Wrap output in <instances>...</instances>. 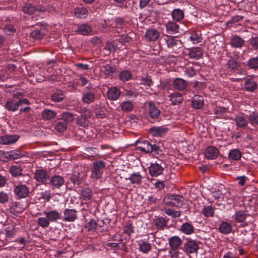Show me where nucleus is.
I'll return each mask as SVG.
<instances>
[{
	"label": "nucleus",
	"instance_id": "1",
	"mask_svg": "<svg viewBox=\"0 0 258 258\" xmlns=\"http://www.w3.org/2000/svg\"><path fill=\"white\" fill-rule=\"evenodd\" d=\"M168 51L176 54L182 51V42L176 37L164 35L162 38Z\"/></svg>",
	"mask_w": 258,
	"mask_h": 258
},
{
	"label": "nucleus",
	"instance_id": "2",
	"mask_svg": "<svg viewBox=\"0 0 258 258\" xmlns=\"http://www.w3.org/2000/svg\"><path fill=\"white\" fill-rule=\"evenodd\" d=\"M137 148L142 152L146 153L154 152L159 154L161 152L160 147L155 144H152L148 140H141L137 143Z\"/></svg>",
	"mask_w": 258,
	"mask_h": 258
},
{
	"label": "nucleus",
	"instance_id": "3",
	"mask_svg": "<svg viewBox=\"0 0 258 258\" xmlns=\"http://www.w3.org/2000/svg\"><path fill=\"white\" fill-rule=\"evenodd\" d=\"M163 204L167 207H181L184 204V198L179 195H167L164 198Z\"/></svg>",
	"mask_w": 258,
	"mask_h": 258
},
{
	"label": "nucleus",
	"instance_id": "4",
	"mask_svg": "<svg viewBox=\"0 0 258 258\" xmlns=\"http://www.w3.org/2000/svg\"><path fill=\"white\" fill-rule=\"evenodd\" d=\"M105 166V162L102 160L94 162L91 168V178L95 179L100 178L103 173Z\"/></svg>",
	"mask_w": 258,
	"mask_h": 258
},
{
	"label": "nucleus",
	"instance_id": "5",
	"mask_svg": "<svg viewBox=\"0 0 258 258\" xmlns=\"http://www.w3.org/2000/svg\"><path fill=\"white\" fill-rule=\"evenodd\" d=\"M34 178L40 183L46 184L49 179V173L44 169H37L34 173Z\"/></svg>",
	"mask_w": 258,
	"mask_h": 258
},
{
	"label": "nucleus",
	"instance_id": "6",
	"mask_svg": "<svg viewBox=\"0 0 258 258\" xmlns=\"http://www.w3.org/2000/svg\"><path fill=\"white\" fill-rule=\"evenodd\" d=\"M14 191L15 195L19 199L26 198L29 194L28 188L26 185L23 184L15 185Z\"/></svg>",
	"mask_w": 258,
	"mask_h": 258
},
{
	"label": "nucleus",
	"instance_id": "7",
	"mask_svg": "<svg viewBox=\"0 0 258 258\" xmlns=\"http://www.w3.org/2000/svg\"><path fill=\"white\" fill-rule=\"evenodd\" d=\"M22 10L25 14L28 15L33 14L35 11L43 12L47 11L46 9L44 7L38 6L35 8L30 3H25Z\"/></svg>",
	"mask_w": 258,
	"mask_h": 258
},
{
	"label": "nucleus",
	"instance_id": "8",
	"mask_svg": "<svg viewBox=\"0 0 258 258\" xmlns=\"http://www.w3.org/2000/svg\"><path fill=\"white\" fill-rule=\"evenodd\" d=\"M64 179L60 175H55L52 176L49 180V184L52 189H59L64 185Z\"/></svg>",
	"mask_w": 258,
	"mask_h": 258
},
{
	"label": "nucleus",
	"instance_id": "9",
	"mask_svg": "<svg viewBox=\"0 0 258 258\" xmlns=\"http://www.w3.org/2000/svg\"><path fill=\"white\" fill-rule=\"evenodd\" d=\"M168 130L166 126H154L150 128V133L153 137H159L164 136Z\"/></svg>",
	"mask_w": 258,
	"mask_h": 258
},
{
	"label": "nucleus",
	"instance_id": "10",
	"mask_svg": "<svg viewBox=\"0 0 258 258\" xmlns=\"http://www.w3.org/2000/svg\"><path fill=\"white\" fill-rule=\"evenodd\" d=\"M164 167L157 163H151L149 167L150 174L153 177H157L163 173Z\"/></svg>",
	"mask_w": 258,
	"mask_h": 258
},
{
	"label": "nucleus",
	"instance_id": "11",
	"mask_svg": "<svg viewBox=\"0 0 258 258\" xmlns=\"http://www.w3.org/2000/svg\"><path fill=\"white\" fill-rule=\"evenodd\" d=\"M63 214V220L64 221L73 222L77 218V211L74 209H66Z\"/></svg>",
	"mask_w": 258,
	"mask_h": 258
},
{
	"label": "nucleus",
	"instance_id": "12",
	"mask_svg": "<svg viewBox=\"0 0 258 258\" xmlns=\"http://www.w3.org/2000/svg\"><path fill=\"white\" fill-rule=\"evenodd\" d=\"M199 249V246L195 241L187 239V241L184 244V251L186 253H193L196 252Z\"/></svg>",
	"mask_w": 258,
	"mask_h": 258
},
{
	"label": "nucleus",
	"instance_id": "13",
	"mask_svg": "<svg viewBox=\"0 0 258 258\" xmlns=\"http://www.w3.org/2000/svg\"><path fill=\"white\" fill-rule=\"evenodd\" d=\"M19 139L17 135H5L0 137V144L4 145H10L15 143Z\"/></svg>",
	"mask_w": 258,
	"mask_h": 258
},
{
	"label": "nucleus",
	"instance_id": "14",
	"mask_svg": "<svg viewBox=\"0 0 258 258\" xmlns=\"http://www.w3.org/2000/svg\"><path fill=\"white\" fill-rule=\"evenodd\" d=\"M219 153L217 148L214 146H209L205 151L206 158L211 160L216 159L218 156Z\"/></svg>",
	"mask_w": 258,
	"mask_h": 258
},
{
	"label": "nucleus",
	"instance_id": "15",
	"mask_svg": "<svg viewBox=\"0 0 258 258\" xmlns=\"http://www.w3.org/2000/svg\"><path fill=\"white\" fill-rule=\"evenodd\" d=\"M173 86L175 90L181 91H184L186 89L187 87V83L184 79L177 78L174 80Z\"/></svg>",
	"mask_w": 258,
	"mask_h": 258
},
{
	"label": "nucleus",
	"instance_id": "16",
	"mask_svg": "<svg viewBox=\"0 0 258 258\" xmlns=\"http://www.w3.org/2000/svg\"><path fill=\"white\" fill-rule=\"evenodd\" d=\"M160 33L155 29H151L147 30L145 37L146 39L149 41H155L159 39Z\"/></svg>",
	"mask_w": 258,
	"mask_h": 258
},
{
	"label": "nucleus",
	"instance_id": "17",
	"mask_svg": "<svg viewBox=\"0 0 258 258\" xmlns=\"http://www.w3.org/2000/svg\"><path fill=\"white\" fill-rule=\"evenodd\" d=\"M148 113L152 118H157L160 115L161 111L153 102L148 103Z\"/></svg>",
	"mask_w": 258,
	"mask_h": 258
},
{
	"label": "nucleus",
	"instance_id": "18",
	"mask_svg": "<svg viewBox=\"0 0 258 258\" xmlns=\"http://www.w3.org/2000/svg\"><path fill=\"white\" fill-rule=\"evenodd\" d=\"M46 33V29L44 27L35 28L31 31L30 36L33 39L37 40L43 38Z\"/></svg>",
	"mask_w": 258,
	"mask_h": 258
},
{
	"label": "nucleus",
	"instance_id": "19",
	"mask_svg": "<svg viewBox=\"0 0 258 258\" xmlns=\"http://www.w3.org/2000/svg\"><path fill=\"white\" fill-rule=\"evenodd\" d=\"M169 98L171 104L173 105H178L181 103L183 100L182 94L178 92L170 94Z\"/></svg>",
	"mask_w": 258,
	"mask_h": 258
},
{
	"label": "nucleus",
	"instance_id": "20",
	"mask_svg": "<svg viewBox=\"0 0 258 258\" xmlns=\"http://www.w3.org/2000/svg\"><path fill=\"white\" fill-rule=\"evenodd\" d=\"M189 56L191 58L199 59L203 55V50L201 47H196L189 49L188 53Z\"/></svg>",
	"mask_w": 258,
	"mask_h": 258
},
{
	"label": "nucleus",
	"instance_id": "21",
	"mask_svg": "<svg viewBox=\"0 0 258 258\" xmlns=\"http://www.w3.org/2000/svg\"><path fill=\"white\" fill-rule=\"evenodd\" d=\"M44 214L47 217L49 222H55L60 219V214L55 210L44 212Z\"/></svg>",
	"mask_w": 258,
	"mask_h": 258
},
{
	"label": "nucleus",
	"instance_id": "22",
	"mask_svg": "<svg viewBox=\"0 0 258 258\" xmlns=\"http://www.w3.org/2000/svg\"><path fill=\"white\" fill-rule=\"evenodd\" d=\"M244 87L247 91L254 92L257 89V85L252 78H246L244 79Z\"/></svg>",
	"mask_w": 258,
	"mask_h": 258
},
{
	"label": "nucleus",
	"instance_id": "23",
	"mask_svg": "<svg viewBox=\"0 0 258 258\" xmlns=\"http://www.w3.org/2000/svg\"><path fill=\"white\" fill-rule=\"evenodd\" d=\"M234 121L238 128H245L248 127V120L243 115H236Z\"/></svg>",
	"mask_w": 258,
	"mask_h": 258
},
{
	"label": "nucleus",
	"instance_id": "24",
	"mask_svg": "<svg viewBox=\"0 0 258 258\" xmlns=\"http://www.w3.org/2000/svg\"><path fill=\"white\" fill-rule=\"evenodd\" d=\"M170 248H179L182 244V239L178 236H173L168 239Z\"/></svg>",
	"mask_w": 258,
	"mask_h": 258
},
{
	"label": "nucleus",
	"instance_id": "25",
	"mask_svg": "<svg viewBox=\"0 0 258 258\" xmlns=\"http://www.w3.org/2000/svg\"><path fill=\"white\" fill-rule=\"evenodd\" d=\"M107 95L109 99L116 100L119 97L120 92L117 87H111L108 89Z\"/></svg>",
	"mask_w": 258,
	"mask_h": 258
},
{
	"label": "nucleus",
	"instance_id": "26",
	"mask_svg": "<svg viewBox=\"0 0 258 258\" xmlns=\"http://www.w3.org/2000/svg\"><path fill=\"white\" fill-rule=\"evenodd\" d=\"M179 26L174 22H169L166 25V32L170 34H175L179 32Z\"/></svg>",
	"mask_w": 258,
	"mask_h": 258
},
{
	"label": "nucleus",
	"instance_id": "27",
	"mask_svg": "<svg viewBox=\"0 0 258 258\" xmlns=\"http://www.w3.org/2000/svg\"><path fill=\"white\" fill-rule=\"evenodd\" d=\"M143 176L139 172L133 173L128 178H126V180H129L131 183L139 185L142 183Z\"/></svg>",
	"mask_w": 258,
	"mask_h": 258
},
{
	"label": "nucleus",
	"instance_id": "28",
	"mask_svg": "<svg viewBox=\"0 0 258 258\" xmlns=\"http://www.w3.org/2000/svg\"><path fill=\"white\" fill-rule=\"evenodd\" d=\"M179 230L186 235H190L192 234L195 231L194 226L189 222L183 223Z\"/></svg>",
	"mask_w": 258,
	"mask_h": 258
},
{
	"label": "nucleus",
	"instance_id": "29",
	"mask_svg": "<svg viewBox=\"0 0 258 258\" xmlns=\"http://www.w3.org/2000/svg\"><path fill=\"white\" fill-rule=\"evenodd\" d=\"M218 230L221 233L227 234L231 232L232 225L227 222L223 221L219 224Z\"/></svg>",
	"mask_w": 258,
	"mask_h": 258
},
{
	"label": "nucleus",
	"instance_id": "30",
	"mask_svg": "<svg viewBox=\"0 0 258 258\" xmlns=\"http://www.w3.org/2000/svg\"><path fill=\"white\" fill-rule=\"evenodd\" d=\"M5 107L9 111H16L19 107L18 101L13 99H8L6 102Z\"/></svg>",
	"mask_w": 258,
	"mask_h": 258
},
{
	"label": "nucleus",
	"instance_id": "31",
	"mask_svg": "<svg viewBox=\"0 0 258 258\" xmlns=\"http://www.w3.org/2000/svg\"><path fill=\"white\" fill-rule=\"evenodd\" d=\"M192 106L196 109L201 108L204 105V98L201 96H195L191 101Z\"/></svg>",
	"mask_w": 258,
	"mask_h": 258
},
{
	"label": "nucleus",
	"instance_id": "32",
	"mask_svg": "<svg viewBox=\"0 0 258 258\" xmlns=\"http://www.w3.org/2000/svg\"><path fill=\"white\" fill-rule=\"evenodd\" d=\"M244 40L238 36H233L230 41L231 45L236 48H241L244 44Z\"/></svg>",
	"mask_w": 258,
	"mask_h": 258
},
{
	"label": "nucleus",
	"instance_id": "33",
	"mask_svg": "<svg viewBox=\"0 0 258 258\" xmlns=\"http://www.w3.org/2000/svg\"><path fill=\"white\" fill-rule=\"evenodd\" d=\"M95 99V94L92 92H87L83 94L82 96V101L86 104H91L93 103Z\"/></svg>",
	"mask_w": 258,
	"mask_h": 258
},
{
	"label": "nucleus",
	"instance_id": "34",
	"mask_svg": "<svg viewBox=\"0 0 258 258\" xmlns=\"http://www.w3.org/2000/svg\"><path fill=\"white\" fill-rule=\"evenodd\" d=\"M74 14L77 18L83 19L88 16V11L85 8L79 7L75 9Z\"/></svg>",
	"mask_w": 258,
	"mask_h": 258
},
{
	"label": "nucleus",
	"instance_id": "35",
	"mask_svg": "<svg viewBox=\"0 0 258 258\" xmlns=\"http://www.w3.org/2000/svg\"><path fill=\"white\" fill-rule=\"evenodd\" d=\"M172 19L176 22H180L184 18V13L179 9H174L171 13Z\"/></svg>",
	"mask_w": 258,
	"mask_h": 258
},
{
	"label": "nucleus",
	"instance_id": "36",
	"mask_svg": "<svg viewBox=\"0 0 258 258\" xmlns=\"http://www.w3.org/2000/svg\"><path fill=\"white\" fill-rule=\"evenodd\" d=\"M242 156L241 152L237 149H234L230 150L228 153V158L230 160L238 161L239 160Z\"/></svg>",
	"mask_w": 258,
	"mask_h": 258
},
{
	"label": "nucleus",
	"instance_id": "37",
	"mask_svg": "<svg viewBox=\"0 0 258 258\" xmlns=\"http://www.w3.org/2000/svg\"><path fill=\"white\" fill-rule=\"evenodd\" d=\"M56 115V113L51 109H45L42 112V117L43 119L49 120L54 118Z\"/></svg>",
	"mask_w": 258,
	"mask_h": 258
},
{
	"label": "nucleus",
	"instance_id": "38",
	"mask_svg": "<svg viewBox=\"0 0 258 258\" xmlns=\"http://www.w3.org/2000/svg\"><path fill=\"white\" fill-rule=\"evenodd\" d=\"M139 249L144 253H147L152 249L151 244L148 241H142L139 243Z\"/></svg>",
	"mask_w": 258,
	"mask_h": 258
},
{
	"label": "nucleus",
	"instance_id": "39",
	"mask_svg": "<svg viewBox=\"0 0 258 258\" xmlns=\"http://www.w3.org/2000/svg\"><path fill=\"white\" fill-rule=\"evenodd\" d=\"M78 32L83 35H88L91 33L92 28L89 25L82 24L78 28Z\"/></svg>",
	"mask_w": 258,
	"mask_h": 258
},
{
	"label": "nucleus",
	"instance_id": "40",
	"mask_svg": "<svg viewBox=\"0 0 258 258\" xmlns=\"http://www.w3.org/2000/svg\"><path fill=\"white\" fill-rule=\"evenodd\" d=\"M248 122L251 125L256 126L258 125V113L255 111L250 112L248 116Z\"/></svg>",
	"mask_w": 258,
	"mask_h": 258
},
{
	"label": "nucleus",
	"instance_id": "41",
	"mask_svg": "<svg viewBox=\"0 0 258 258\" xmlns=\"http://www.w3.org/2000/svg\"><path fill=\"white\" fill-rule=\"evenodd\" d=\"M168 219L160 217L157 219L155 222L156 226L159 229H163L167 225Z\"/></svg>",
	"mask_w": 258,
	"mask_h": 258
},
{
	"label": "nucleus",
	"instance_id": "42",
	"mask_svg": "<svg viewBox=\"0 0 258 258\" xmlns=\"http://www.w3.org/2000/svg\"><path fill=\"white\" fill-rule=\"evenodd\" d=\"M6 236L8 238H12L15 236L17 233V230L15 225L13 224L8 225L5 228Z\"/></svg>",
	"mask_w": 258,
	"mask_h": 258
},
{
	"label": "nucleus",
	"instance_id": "43",
	"mask_svg": "<svg viewBox=\"0 0 258 258\" xmlns=\"http://www.w3.org/2000/svg\"><path fill=\"white\" fill-rule=\"evenodd\" d=\"M163 211L167 215L171 216L172 218H178L181 215V212L180 211H174L168 208L167 206L163 207Z\"/></svg>",
	"mask_w": 258,
	"mask_h": 258
},
{
	"label": "nucleus",
	"instance_id": "44",
	"mask_svg": "<svg viewBox=\"0 0 258 258\" xmlns=\"http://www.w3.org/2000/svg\"><path fill=\"white\" fill-rule=\"evenodd\" d=\"M247 217V215L244 211L240 210L235 213L234 219L237 222H244V220L246 219Z\"/></svg>",
	"mask_w": 258,
	"mask_h": 258
},
{
	"label": "nucleus",
	"instance_id": "45",
	"mask_svg": "<svg viewBox=\"0 0 258 258\" xmlns=\"http://www.w3.org/2000/svg\"><path fill=\"white\" fill-rule=\"evenodd\" d=\"M64 97V94L60 90H56L54 92L51 96L52 101L56 102H59L61 101Z\"/></svg>",
	"mask_w": 258,
	"mask_h": 258
},
{
	"label": "nucleus",
	"instance_id": "46",
	"mask_svg": "<svg viewBox=\"0 0 258 258\" xmlns=\"http://www.w3.org/2000/svg\"><path fill=\"white\" fill-rule=\"evenodd\" d=\"M228 68L232 70H238L241 67V62L234 59H231L227 62Z\"/></svg>",
	"mask_w": 258,
	"mask_h": 258
},
{
	"label": "nucleus",
	"instance_id": "47",
	"mask_svg": "<svg viewBox=\"0 0 258 258\" xmlns=\"http://www.w3.org/2000/svg\"><path fill=\"white\" fill-rule=\"evenodd\" d=\"M190 40L194 44H197L202 41L201 34L199 32L193 31L190 33Z\"/></svg>",
	"mask_w": 258,
	"mask_h": 258
},
{
	"label": "nucleus",
	"instance_id": "48",
	"mask_svg": "<svg viewBox=\"0 0 258 258\" xmlns=\"http://www.w3.org/2000/svg\"><path fill=\"white\" fill-rule=\"evenodd\" d=\"M11 174L13 176H18L22 174V170L21 167L18 165H12L10 169Z\"/></svg>",
	"mask_w": 258,
	"mask_h": 258
},
{
	"label": "nucleus",
	"instance_id": "49",
	"mask_svg": "<svg viewBox=\"0 0 258 258\" xmlns=\"http://www.w3.org/2000/svg\"><path fill=\"white\" fill-rule=\"evenodd\" d=\"M214 209L211 206H204L202 210V214L206 217H212L214 215Z\"/></svg>",
	"mask_w": 258,
	"mask_h": 258
},
{
	"label": "nucleus",
	"instance_id": "50",
	"mask_svg": "<svg viewBox=\"0 0 258 258\" xmlns=\"http://www.w3.org/2000/svg\"><path fill=\"white\" fill-rule=\"evenodd\" d=\"M81 196L85 201L91 200L92 196V190L88 187L83 189L81 191Z\"/></svg>",
	"mask_w": 258,
	"mask_h": 258
},
{
	"label": "nucleus",
	"instance_id": "51",
	"mask_svg": "<svg viewBox=\"0 0 258 258\" xmlns=\"http://www.w3.org/2000/svg\"><path fill=\"white\" fill-rule=\"evenodd\" d=\"M38 225L43 228H47L50 224L47 217H39L37 219Z\"/></svg>",
	"mask_w": 258,
	"mask_h": 258
},
{
	"label": "nucleus",
	"instance_id": "52",
	"mask_svg": "<svg viewBox=\"0 0 258 258\" xmlns=\"http://www.w3.org/2000/svg\"><path fill=\"white\" fill-rule=\"evenodd\" d=\"M168 254L171 258H179L182 253L179 251V248H170Z\"/></svg>",
	"mask_w": 258,
	"mask_h": 258
},
{
	"label": "nucleus",
	"instance_id": "53",
	"mask_svg": "<svg viewBox=\"0 0 258 258\" xmlns=\"http://www.w3.org/2000/svg\"><path fill=\"white\" fill-rule=\"evenodd\" d=\"M132 78V74L129 71L124 70L121 71L119 74L120 79L123 81H127Z\"/></svg>",
	"mask_w": 258,
	"mask_h": 258
},
{
	"label": "nucleus",
	"instance_id": "54",
	"mask_svg": "<svg viewBox=\"0 0 258 258\" xmlns=\"http://www.w3.org/2000/svg\"><path fill=\"white\" fill-rule=\"evenodd\" d=\"M227 111V109L224 107H217L214 109V114L218 118L223 117Z\"/></svg>",
	"mask_w": 258,
	"mask_h": 258
},
{
	"label": "nucleus",
	"instance_id": "55",
	"mask_svg": "<svg viewBox=\"0 0 258 258\" xmlns=\"http://www.w3.org/2000/svg\"><path fill=\"white\" fill-rule=\"evenodd\" d=\"M101 70V71L106 75H110L115 71L114 67L108 64L102 66Z\"/></svg>",
	"mask_w": 258,
	"mask_h": 258
},
{
	"label": "nucleus",
	"instance_id": "56",
	"mask_svg": "<svg viewBox=\"0 0 258 258\" xmlns=\"http://www.w3.org/2000/svg\"><path fill=\"white\" fill-rule=\"evenodd\" d=\"M247 65L249 68L256 70L258 69V57H252L247 61Z\"/></svg>",
	"mask_w": 258,
	"mask_h": 258
},
{
	"label": "nucleus",
	"instance_id": "57",
	"mask_svg": "<svg viewBox=\"0 0 258 258\" xmlns=\"http://www.w3.org/2000/svg\"><path fill=\"white\" fill-rule=\"evenodd\" d=\"M120 106L123 111H131L133 109V104L131 101H124L121 104Z\"/></svg>",
	"mask_w": 258,
	"mask_h": 258
},
{
	"label": "nucleus",
	"instance_id": "58",
	"mask_svg": "<svg viewBox=\"0 0 258 258\" xmlns=\"http://www.w3.org/2000/svg\"><path fill=\"white\" fill-rule=\"evenodd\" d=\"M67 122L64 121H58L56 123L55 129L59 132H62L66 130L67 128Z\"/></svg>",
	"mask_w": 258,
	"mask_h": 258
},
{
	"label": "nucleus",
	"instance_id": "59",
	"mask_svg": "<svg viewBox=\"0 0 258 258\" xmlns=\"http://www.w3.org/2000/svg\"><path fill=\"white\" fill-rule=\"evenodd\" d=\"M40 199L44 200L47 202L49 201L50 199L52 197L50 190H45L40 194Z\"/></svg>",
	"mask_w": 258,
	"mask_h": 258
},
{
	"label": "nucleus",
	"instance_id": "60",
	"mask_svg": "<svg viewBox=\"0 0 258 258\" xmlns=\"http://www.w3.org/2000/svg\"><path fill=\"white\" fill-rule=\"evenodd\" d=\"M61 118L63 119V121L66 122H71L74 119V116L73 114L70 112H65L62 113Z\"/></svg>",
	"mask_w": 258,
	"mask_h": 258
},
{
	"label": "nucleus",
	"instance_id": "61",
	"mask_svg": "<svg viewBox=\"0 0 258 258\" xmlns=\"http://www.w3.org/2000/svg\"><path fill=\"white\" fill-rule=\"evenodd\" d=\"M79 112L81 113L80 116L84 118L85 120H87L91 116V111L89 109L84 108L81 109Z\"/></svg>",
	"mask_w": 258,
	"mask_h": 258
},
{
	"label": "nucleus",
	"instance_id": "62",
	"mask_svg": "<svg viewBox=\"0 0 258 258\" xmlns=\"http://www.w3.org/2000/svg\"><path fill=\"white\" fill-rule=\"evenodd\" d=\"M98 227V223L94 219H91L86 226V228L88 229L89 231H91L95 229Z\"/></svg>",
	"mask_w": 258,
	"mask_h": 258
},
{
	"label": "nucleus",
	"instance_id": "63",
	"mask_svg": "<svg viewBox=\"0 0 258 258\" xmlns=\"http://www.w3.org/2000/svg\"><path fill=\"white\" fill-rule=\"evenodd\" d=\"M15 30H16L15 27L11 25L6 26L4 29L5 33L8 35H10L13 34Z\"/></svg>",
	"mask_w": 258,
	"mask_h": 258
},
{
	"label": "nucleus",
	"instance_id": "64",
	"mask_svg": "<svg viewBox=\"0 0 258 258\" xmlns=\"http://www.w3.org/2000/svg\"><path fill=\"white\" fill-rule=\"evenodd\" d=\"M250 44L254 49H258V37L252 38L250 40Z\"/></svg>",
	"mask_w": 258,
	"mask_h": 258
}]
</instances>
